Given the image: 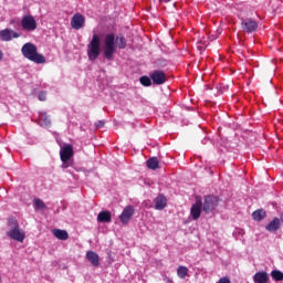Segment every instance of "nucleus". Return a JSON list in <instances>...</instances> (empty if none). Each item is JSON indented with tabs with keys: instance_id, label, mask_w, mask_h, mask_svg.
Returning a JSON list of instances; mask_svg holds the SVG:
<instances>
[{
	"instance_id": "17",
	"label": "nucleus",
	"mask_w": 283,
	"mask_h": 283,
	"mask_svg": "<svg viewBox=\"0 0 283 283\" xmlns=\"http://www.w3.org/2000/svg\"><path fill=\"white\" fill-rule=\"evenodd\" d=\"M280 227H282L280 218L275 217L268 226H265V229L269 233H275V231H279Z\"/></svg>"
},
{
	"instance_id": "34",
	"label": "nucleus",
	"mask_w": 283,
	"mask_h": 283,
	"mask_svg": "<svg viewBox=\"0 0 283 283\" xmlns=\"http://www.w3.org/2000/svg\"><path fill=\"white\" fill-rule=\"evenodd\" d=\"M159 1H163V0H159ZM166 3H168V1H171V0H164Z\"/></svg>"
},
{
	"instance_id": "3",
	"label": "nucleus",
	"mask_w": 283,
	"mask_h": 283,
	"mask_svg": "<svg viewBox=\"0 0 283 283\" xmlns=\"http://www.w3.org/2000/svg\"><path fill=\"white\" fill-rule=\"evenodd\" d=\"M7 223L10 228L9 231H7L8 238H11V240H15V242H23V240H25V232L21 230L17 218H9Z\"/></svg>"
},
{
	"instance_id": "21",
	"label": "nucleus",
	"mask_w": 283,
	"mask_h": 283,
	"mask_svg": "<svg viewBox=\"0 0 283 283\" xmlns=\"http://www.w3.org/2000/svg\"><path fill=\"white\" fill-rule=\"evenodd\" d=\"M146 166L148 167V169H153L154 171H156V169H158V167H159L158 158L150 157L149 159H147Z\"/></svg>"
},
{
	"instance_id": "20",
	"label": "nucleus",
	"mask_w": 283,
	"mask_h": 283,
	"mask_svg": "<svg viewBox=\"0 0 283 283\" xmlns=\"http://www.w3.org/2000/svg\"><path fill=\"white\" fill-rule=\"evenodd\" d=\"M252 218L255 220V222H262L264 218H266V210L264 209H258L254 212H252Z\"/></svg>"
},
{
	"instance_id": "13",
	"label": "nucleus",
	"mask_w": 283,
	"mask_h": 283,
	"mask_svg": "<svg viewBox=\"0 0 283 283\" xmlns=\"http://www.w3.org/2000/svg\"><path fill=\"white\" fill-rule=\"evenodd\" d=\"M21 34L11 29H4L0 31L1 41H12V39H19Z\"/></svg>"
},
{
	"instance_id": "27",
	"label": "nucleus",
	"mask_w": 283,
	"mask_h": 283,
	"mask_svg": "<svg viewBox=\"0 0 283 283\" xmlns=\"http://www.w3.org/2000/svg\"><path fill=\"white\" fill-rule=\"evenodd\" d=\"M39 101H46L48 99V92L41 91L38 95Z\"/></svg>"
},
{
	"instance_id": "26",
	"label": "nucleus",
	"mask_w": 283,
	"mask_h": 283,
	"mask_svg": "<svg viewBox=\"0 0 283 283\" xmlns=\"http://www.w3.org/2000/svg\"><path fill=\"white\" fill-rule=\"evenodd\" d=\"M151 77L144 75L139 78V82L144 85V87H151Z\"/></svg>"
},
{
	"instance_id": "19",
	"label": "nucleus",
	"mask_w": 283,
	"mask_h": 283,
	"mask_svg": "<svg viewBox=\"0 0 283 283\" xmlns=\"http://www.w3.org/2000/svg\"><path fill=\"white\" fill-rule=\"evenodd\" d=\"M97 222L109 223L112 222V212L104 210L97 214Z\"/></svg>"
},
{
	"instance_id": "25",
	"label": "nucleus",
	"mask_w": 283,
	"mask_h": 283,
	"mask_svg": "<svg viewBox=\"0 0 283 283\" xmlns=\"http://www.w3.org/2000/svg\"><path fill=\"white\" fill-rule=\"evenodd\" d=\"M33 207H34L35 211L43 210V209H45V202H43V200H41V199H34Z\"/></svg>"
},
{
	"instance_id": "6",
	"label": "nucleus",
	"mask_w": 283,
	"mask_h": 283,
	"mask_svg": "<svg viewBox=\"0 0 283 283\" xmlns=\"http://www.w3.org/2000/svg\"><path fill=\"white\" fill-rule=\"evenodd\" d=\"M220 205V198L218 196L208 195L203 197L202 211L206 214L213 213V210Z\"/></svg>"
},
{
	"instance_id": "11",
	"label": "nucleus",
	"mask_w": 283,
	"mask_h": 283,
	"mask_svg": "<svg viewBox=\"0 0 283 283\" xmlns=\"http://www.w3.org/2000/svg\"><path fill=\"white\" fill-rule=\"evenodd\" d=\"M134 206H127L119 216L122 224H129V221L134 217Z\"/></svg>"
},
{
	"instance_id": "10",
	"label": "nucleus",
	"mask_w": 283,
	"mask_h": 283,
	"mask_svg": "<svg viewBox=\"0 0 283 283\" xmlns=\"http://www.w3.org/2000/svg\"><path fill=\"white\" fill-rule=\"evenodd\" d=\"M190 213L193 220H198L202 213V199L196 197V202L191 206Z\"/></svg>"
},
{
	"instance_id": "22",
	"label": "nucleus",
	"mask_w": 283,
	"mask_h": 283,
	"mask_svg": "<svg viewBox=\"0 0 283 283\" xmlns=\"http://www.w3.org/2000/svg\"><path fill=\"white\" fill-rule=\"evenodd\" d=\"M53 235H55L57 240H67V238H70V234H67V231L61 230V229L53 230Z\"/></svg>"
},
{
	"instance_id": "12",
	"label": "nucleus",
	"mask_w": 283,
	"mask_h": 283,
	"mask_svg": "<svg viewBox=\"0 0 283 283\" xmlns=\"http://www.w3.org/2000/svg\"><path fill=\"white\" fill-rule=\"evenodd\" d=\"M85 25V15L81 13H75L71 19V27L73 30H81Z\"/></svg>"
},
{
	"instance_id": "5",
	"label": "nucleus",
	"mask_w": 283,
	"mask_h": 283,
	"mask_svg": "<svg viewBox=\"0 0 283 283\" xmlns=\"http://www.w3.org/2000/svg\"><path fill=\"white\" fill-rule=\"evenodd\" d=\"M87 56L90 61H96L101 56V35L94 33L87 44Z\"/></svg>"
},
{
	"instance_id": "33",
	"label": "nucleus",
	"mask_w": 283,
	"mask_h": 283,
	"mask_svg": "<svg viewBox=\"0 0 283 283\" xmlns=\"http://www.w3.org/2000/svg\"><path fill=\"white\" fill-rule=\"evenodd\" d=\"M280 220H281V222H283V212L281 213Z\"/></svg>"
},
{
	"instance_id": "2",
	"label": "nucleus",
	"mask_w": 283,
	"mask_h": 283,
	"mask_svg": "<svg viewBox=\"0 0 283 283\" xmlns=\"http://www.w3.org/2000/svg\"><path fill=\"white\" fill-rule=\"evenodd\" d=\"M21 53L24 59H28V61H32V63H36L38 65H42L46 61L45 55L39 53L36 46L32 42L23 44Z\"/></svg>"
},
{
	"instance_id": "18",
	"label": "nucleus",
	"mask_w": 283,
	"mask_h": 283,
	"mask_svg": "<svg viewBox=\"0 0 283 283\" xmlns=\"http://www.w3.org/2000/svg\"><path fill=\"white\" fill-rule=\"evenodd\" d=\"M86 259L93 266H98L101 264V258L98 256V253L94 251H88L86 253Z\"/></svg>"
},
{
	"instance_id": "9",
	"label": "nucleus",
	"mask_w": 283,
	"mask_h": 283,
	"mask_svg": "<svg viewBox=\"0 0 283 283\" xmlns=\"http://www.w3.org/2000/svg\"><path fill=\"white\" fill-rule=\"evenodd\" d=\"M150 78L154 85H165V83H167V74L161 70L153 71L150 73Z\"/></svg>"
},
{
	"instance_id": "7",
	"label": "nucleus",
	"mask_w": 283,
	"mask_h": 283,
	"mask_svg": "<svg viewBox=\"0 0 283 283\" xmlns=\"http://www.w3.org/2000/svg\"><path fill=\"white\" fill-rule=\"evenodd\" d=\"M241 28L247 34H253L258 30V21L251 18L241 19Z\"/></svg>"
},
{
	"instance_id": "16",
	"label": "nucleus",
	"mask_w": 283,
	"mask_h": 283,
	"mask_svg": "<svg viewBox=\"0 0 283 283\" xmlns=\"http://www.w3.org/2000/svg\"><path fill=\"white\" fill-rule=\"evenodd\" d=\"M39 123L41 127H50L52 125V120L50 119V115L46 112L39 113Z\"/></svg>"
},
{
	"instance_id": "24",
	"label": "nucleus",
	"mask_w": 283,
	"mask_h": 283,
	"mask_svg": "<svg viewBox=\"0 0 283 283\" xmlns=\"http://www.w3.org/2000/svg\"><path fill=\"white\" fill-rule=\"evenodd\" d=\"M272 280H275V282H283V272L280 270H273L271 272Z\"/></svg>"
},
{
	"instance_id": "29",
	"label": "nucleus",
	"mask_w": 283,
	"mask_h": 283,
	"mask_svg": "<svg viewBox=\"0 0 283 283\" xmlns=\"http://www.w3.org/2000/svg\"><path fill=\"white\" fill-rule=\"evenodd\" d=\"M217 283H231V280L227 276H223Z\"/></svg>"
},
{
	"instance_id": "32",
	"label": "nucleus",
	"mask_w": 283,
	"mask_h": 283,
	"mask_svg": "<svg viewBox=\"0 0 283 283\" xmlns=\"http://www.w3.org/2000/svg\"><path fill=\"white\" fill-rule=\"evenodd\" d=\"M0 61H3V52L0 50Z\"/></svg>"
},
{
	"instance_id": "1",
	"label": "nucleus",
	"mask_w": 283,
	"mask_h": 283,
	"mask_svg": "<svg viewBox=\"0 0 283 283\" xmlns=\"http://www.w3.org/2000/svg\"><path fill=\"white\" fill-rule=\"evenodd\" d=\"M116 46L118 50H125V48H127V40L125 39V35H114V33L106 34L104 39V56L107 61H114Z\"/></svg>"
},
{
	"instance_id": "31",
	"label": "nucleus",
	"mask_w": 283,
	"mask_h": 283,
	"mask_svg": "<svg viewBox=\"0 0 283 283\" xmlns=\"http://www.w3.org/2000/svg\"><path fill=\"white\" fill-rule=\"evenodd\" d=\"M164 280H165V282H167V283H174V281H172L171 279H169L168 276H166Z\"/></svg>"
},
{
	"instance_id": "23",
	"label": "nucleus",
	"mask_w": 283,
	"mask_h": 283,
	"mask_svg": "<svg viewBox=\"0 0 283 283\" xmlns=\"http://www.w3.org/2000/svg\"><path fill=\"white\" fill-rule=\"evenodd\" d=\"M177 275L178 277H180L181 280H185V277H187L189 275V269L185 265H180L177 269Z\"/></svg>"
},
{
	"instance_id": "28",
	"label": "nucleus",
	"mask_w": 283,
	"mask_h": 283,
	"mask_svg": "<svg viewBox=\"0 0 283 283\" xmlns=\"http://www.w3.org/2000/svg\"><path fill=\"white\" fill-rule=\"evenodd\" d=\"M95 127H96L97 129H101L102 127H105V120H103V119L97 120V122L95 123Z\"/></svg>"
},
{
	"instance_id": "8",
	"label": "nucleus",
	"mask_w": 283,
	"mask_h": 283,
	"mask_svg": "<svg viewBox=\"0 0 283 283\" xmlns=\"http://www.w3.org/2000/svg\"><path fill=\"white\" fill-rule=\"evenodd\" d=\"M21 27L25 32H34L36 30V19L32 15H23Z\"/></svg>"
},
{
	"instance_id": "4",
	"label": "nucleus",
	"mask_w": 283,
	"mask_h": 283,
	"mask_svg": "<svg viewBox=\"0 0 283 283\" xmlns=\"http://www.w3.org/2000/svg\"><path fill=\"white\" fill-rule=\"evenodd\" d=\"M60 158L62 161V169H67L69 167H72L74 165V146L72 144H66L61 147L60 149Z\"/></svg>"
},
{
	"instance_id": "30",
	"label": "nucleus",
	"mask_w": 283,
	"mask_h": 283,
	"mask_svg": "<svg viewBox=\"0 0 283 283\" xmlns=\"http://www.w3.org/2000/svg\"><path fill=\"white\" fill-rule=\"evenodd\" d=\"M161 63H164V65H167V61H165V60H158V61H157V64H158V65H160Z\"/></svg>"
},
{
	"instance_id": "15",
	"label": "nucleus",
	"mask_w": 283,
	"mask_h": 283,
	"mask_svg": "<svg viewBox=\"0 0 283 283\" xmlns=\"http://www.w3.org/2000/svg\"><path fill=\"white\" fill-rule=\"evenodd\" d=\"M154 205H155V209L157 211H163V209H165V207H167V197H165V195H158L154 199Z\"/></svg>"
},
{
	"instance_id": "14",
	"label": "nucleus",
	"mask_w": 283,
	"mask_h": 283,
	"mask_svg": "<svg viewBox=\"0 0 283 283\" xmlns=\"http://www.w3.org/2000/svg\"><path fill=\"white\" fill-rule=\"evenodd\" d=\"M253 282L254 283H269V282H271V277L269 276V273L266 271H260L253 275Z\"/></svg>"
}]
</instances>
